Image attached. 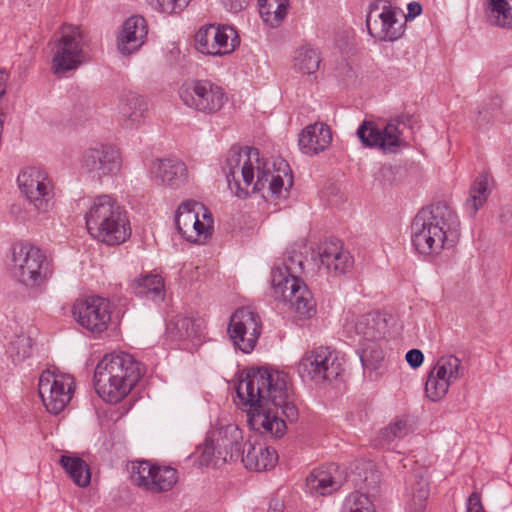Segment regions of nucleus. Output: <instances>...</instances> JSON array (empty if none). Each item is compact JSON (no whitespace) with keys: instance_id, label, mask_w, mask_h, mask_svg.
Wrapping results in <instances>:
<instances>
[{"instance_id":"f257e3e1","label":"nucleus","mask_w":512,"mask_h":512,"mask_svg":"<svg viewBox=\"0 0 512 512\" xmlns=\"http://www.w3.org/2000/svg\"><path fill=\"white\" fill-rule=\"evenodd\" d=\"M288 380V374L283 371L256 368L239 381L236 393L243 405L249 406L247 416L251 429L281 438L287 426L278 416V409L289 422L298 419V409Z\"/></svg>"},{"instance_id":"f03ea898","label":"nucleus","mask_w":512,"mask_h":512,"mask_svg":"<svg viewBox=\"0 0 512 512\" xmlns=\"http://www.w3.org/2000/svg\"><path fill=\"white\" fill-rule=\"evenodd\" d=\"M223 173L229 189L240 199L261 192L266 186L272 197L279 198L283 190L287 193L293 185V176L285 161H280L278 169L272 172L259 150L253 147H231Z\"/></svg>"},{"instance_id":"7ed1b4c3","label":"nucleus","mask_w":512,"mask_h":512,"mask_svg":"<svg viewBox=\"0 0 512 512\" xmlns=\"http://www.w3.org/2000/svg\"><path fill=\"white\" fill-rule=\"evenodd\" d=\"M411 242L422 255H437L455 246L460 237V221L446 203L422 208L411 223Z\"/></svg>"},{"instance_id":"20e7f679","label":"nucleus","mask_w":512,"mask_h":512,"mask_svg":"<svg viewBox=\"0 0 512 512\" xmlns=\"http://www.w3.org/2000/svg\"><path fill=\"white\" fill-rule=\"evenodd\" d=\"M143 375L140 362L125 352L105 355L94 371L96 393L104 401H121L137 384Z\"/></svg>"},{"instance_id":"39448f33","label":"nucleus","mask_w":512,"mask_h":512,"mask_svg":"<svg viewBox=\"0 0 512 512\" xmlns=\"http://www.w3.org/2000/svg\"><path fill=\"white\" fill-rule=\"evenodd\" d=\"M303 270L302 254L293 253L284 259L282 266L272 270L271 283L275 298L287 303L299 319H310L316 314V302L299 277Z\"/></svg>"},{"instance_id":"423d86ee","label":"nucleus","mask_w":512,"mask_h":512,"mask_svg":"<svg viewBox=\"0 0 512 512\" xmlns=\"http://www.w3.org/2000/svg\"><path fill=\"white\" fill-rule=\"evenodd\" d=\"M8 257L12 276L30 291L44 290L53 276L52 260L38 246L28 241L12 243Z\"/></svg>"},{"instance_id":"0eeeda50","label":"nucleus","mask_w":512,"mask_h":512,"mask_svg":"<svg viewBox=\"0 0 512 512\" xmlns=\"http://www.w3.org/2000/svg\"><path fill=\"white\" fill-rule=\"evenodd\" d=\"M85 220L91 236L107 245H119L131 234L126 211L110 195L95 197Z\"/></svg>"},{"instance_id":"6e6552de","label":"nucleus","mask_w":512,"mask_h":512,"mask_svg":"<svg viewBox=\"0 0 512 512\" xmlns=\"http://www.w3.org/2000/svg\"><path fill=\"white\" fill-rule=\"evenodd\" d=\"M88 61L79 27L63 25L51 48V70L57 77L75 71Z\"/></svg>"},{"instance_id":"1a4fd4ad","label":"nucleus","mask_w":512,"mask_h":512,"mask_svg":"<svg viewBox=\"0 0 512 512\" xmlns=\"http://www.w3.org/2000/svg\"><path fill=\"white\" fill-rule=\"evenodd\" d=\"M344 371V358L336 350L318 347L306 352L297 365L303 380L323 383L337 379Z\"/></svg>"},{"instance_id":"9d476101","label":"nucleus","mask_w":512,"mask_h":512,"mask_svg":"<svg viewBox=\"0 0 512 512\" xmlns=\"http://www.w3.org/2000/svg\"><path fill=\"white\" fill-rule=\"evenodd\" d=\"M410 122L409 116H398L390 120L383 128L373 121H363L357 129V137L366 148H377L384 152L397 153L407 144L402 138L401 125Z\"/></svg>"},{"instance_id":"9b49d317","label":"nucleus","mask_w":512,"mask_h":512,"mask_svg":"<svg viewBox=\"0 0 512 512\" xmlns=\"http://www.w3.org/2000/svg\"><path fill=\"white\" fill-rule=\"evenodd\" d=\"M179 97L185 106L205 114L217 113L227 101L224 89L210 80L185 81Z\"/></svg>"},{"instance_id":"f8f14e48","label":"nucleus","mask_w":512,"mask_h":512,"mask_svg":"<svg viewBox=\"0 0 512 512\" xmlns=\"http://www.w3.org/2000/svg\"><path fill=\"white\" fill-rule=\"evenodd\" d=\"M21 192L40 213H46L54 205V184L48 173L39 167H28L17 177Z\"/></svg>"},{"instance_id":"ddd939ff","label":"nucleus","mask_w":512,"mask_h":512,"mask_svg":"<svg viewBox=\"0 0 512 512\" xmlns=\"http://www.w3.org/2000/svg\"><path fill=\"white\" fill-rule=\"evenodd\" d=\"M74 387L71 375L46 370L40 375L38 391L47 411L58 415L70 402Z\"/></svg>"},{"instance_id":"4468645a","label":"nucleus","mask_w":512,"mask_h":512,"mask_svg":"<svg viewBox=\"0 0 512 512\" xmlns=\"http://www.w3.org/2000/svg\"><path fill=\"white\" fill-rule=\"evenodd\" d=\"M261 330L260 316L249 307L237 309L230 317L228 335L234 346L243 353L254 350Z\"/></svg>"},{"instance_id":"2eb2a0df","label":"nucleus","mask_w":512,"mask_h":512,"mask_svg":"<svg viewBox=\"0 0 512 512\" xmlns=\"http://www.w3.org/2000/svg\"><path fill=\"white\" fill-rule=\"evenodd\" d=\"M131 481L147 492H166L177 483V470L170 466L154 465L146 460L134 461L131 464Z\"/></svg>"},{"instance_id":"dca6fc26","label":"nucleus","mask_w":512,"mask_h":512,"mask_svg":"<svg viewBox=\"0 0 512 512\" xmlns=\"http://www.w3.org/2000/svg\"><path fill=\"white\" fill-rule=\"evenodd\" d=\"M111 313L110 302L99 296L77 299L72 306L75 321L93 334H101L107 330Z\"/></svg>"},{"instance_id":"f3484780","label":"nucleus","mask_w":512,"mask_h":512,"mask_svg":"<svg viewBox=\"0 0 512 512\" xmlns=\"http://www.w3.org/2000/svg\"><path fill=\"white\" fill-rule=\"evenodd\" d=\"M81 168L98 180L116 175L121 169L120 153L110 145L90 147L82 154Z\"/></svg>"},{"instance_id":"a211bd4d","label":"nucleus","mask_w":512,"mask_h":512,"mask_svg":"<svg viewBox=\"0 0 512 512\" xmlns=\"http://www.w3.org/2000/svg\"><path fill=\"white\" fill-rule=\"evenodd\" d=\"M366 26L369 34L379 41H395L404 33V24L398 21L393 8L386 3L370 6Z\"/></svg>"},{"instance_id":"6ab92c4d","label":"nucleus","mask_w":512,"mask_h":512,"mask_svg":"<svg viewBox=\"0 0 512 512\" xmlns=\"http://www.w3.org/2000/svg\"><path fill=\"white\" fill-rule=\"evenodd\" d=\"M201 205L193 200L182 202L175 215V225L180 235L192 243H203L211 233V218L206 222L199 220V213L196 207Z\"/></svg>"},{"instance_id":"aec40b11","label":"nucleus","mask_w":512,"mask_h":512,"mask_svg":"<svg viewBox=\"0 0 512 512\" xmlns=\"http://www.w3.org/2000/svg\"><path fill=\"white\" fill-rule=\"evenodd\" d=\"M217 447V459L221 463L237 461L243 449V432L234 424H228L209 432Z\"/></svg>"},{"instance_id":"412c9836","label":"nucleus","mask_w":512,"mask_h":512,"mask_svg":"<svg viewBox=\"0 0 512 512\" xmlns=\"http://www.w3.org/2000/svg\"><path fill=\"white\" fill-rule=\"evenodd\" d=\"M152 179L158 184L171 189L184 186L188 178L186 164L178 159H156L151 163Z\"/></svg>"},{"instance_id":"4be33fe9","label":"nucleus","mask_w":512,"mask_h":512,"mask_svg":"<svg viewBox=\"0 0 512 512\" xmlns=\"http://www.w3.org/2000/svg\"><path fill=\"white\" fill-rule=\"evenodd\" d=\"M318 256L321 266L334 276L345 274L353 264L350 253L338 239L322 242L318 247Z\"/></svg>"},{"instance_id":"5701e85b","label":"nucleus","mask_w":512,"mask_h":512,"mask_svg":"<svg viewBox=\"0 0 512 512\" xmlns=\"http://www.w3.org/2000/svg\"><path fill=\"white\" fill-rule=\"evenodd\" d=\"M346 477L335 464L313 470L306 478V486L312 494L330 495L339 490Z\"/></svg>"},{"instance_id":"b1692460","label":"nucleus","mask_w":512,"mask_h":512,"mask_svg":"<svg viewBox=\"0 0 512 512\" xmlns=\"http://www.w3.org/2000/svg\"><path fill=\"white\" fill-rule=\"evenodd\" d=\"M147 33V23L142 16L128 18L123 23L117 38L119 52L128 56L137 51L144 44Z\"/></svg>"},{"instance_id":"393cba45","label":"nucleus","mask_w":512,"mask_h":512,"mask_svg":"<svg viewBox=\"0 0 512 512\" xmlns=\"http://www.w3.org/2000/svg\"><path fill=\"white\" fill-rule=\"evenodd\" d=\"M239 460L246 469L254 471H266L273 468L278 455L275 449L269 448L262 443L245 442Z\"/></svg>"},{"instance_id":"a878e982","label":"nucleus","mask_w":512,"mask_h":512,"mask_svg":"<svg viewBox=\"0 0 512 512\" xmlns=\"http://www.w3.org/2000/svg\"><path fill=\"white\" fill-rule=\"evenodd\" d=\"M332 141L330 127L325 123L316 122L306 126L299 135V148L308 155L318 154L326 150Z\"/></svg>"},{"instance_id":"bb28decb","label":"nucleus","mask_w":512,"mask_h":512,"mask_svg":"<svg viewBox=\"0 0 512 512\" xmlns=\"http://www.w3.org/2000/svg\"><path fill=\"white\" fill-rule=\"evenodd\" d=\"M202 321L183 315L173 317L167 324V334L172 340H189L199 338Z\"/></svg>"},{"instance_id":"cd10ccee","label":"nucleus","mask_w":512,"mask_h":512,"mask_svg":"<svg viewBox=\"0 0 512 512\" xmlns=\"http://www.w3.org/2000/svg\"><path fill=\"white\" fill-rule=\"evenodd\" d=\"M60 464L70 479L79 487H87L91 482L88 464L80 457L62 455Z\"/></svg>"},{"instance_id":"c85d7f7f","label":"nucleus","mask_w":512,"mask_h":512,"mask_svg":"<svg viewBox=\"0 0 512 512\" xmlns=\"http://www.w3.org/2000/svg\"><path fill=\"white\" fill-rule=\"evenodd\" d=\"M259 14L268 26L278 27L287 15L289 0H258Z\"/></svg>"},{"instance_id":"c756f323","label":"nucleus","mask_w":512,"mask_h":512,"mask_svg":"<svg viewBox=\"0 0 512 512\" xmlns=\"http://www.w3.org/2000/svg\"><path fill=\"white\" fill-rule=\"evenodd\" d=\"M129 287L140 297L162 298L164 282L157 274H146L135 278Z\"/></svg>"},{"instance_id":"7c9ffc66","label":"nucleus","mask_w":512,"mask_h":512,"mask_svg":"<svg viewBox=\"0 0 512 512\" xmlns=\"http://www.w3.org/2000/svg\"><path fill=\"white\" fill-rule=\"evenodd\" d=\"M489 177L487 174H480L470 188L469 198L465 202L466 212L470 217H474L477 211L486 203Z\"/></svg>"},{"instance_id":"2f4dec72","label":"nucleus","mask_w":512,"mask_h":512,"mask_svg":"<svg viewBox=\"0 0 512 512\" xmlns=\"http://www.w3.org/2000/svg\"><path fill=\"white\" fill-rule=\"evenodd\" d=\"M410 493L411 498L407 502V512H424L430 494L428 479L422 474H414Z\"/></svg>"},{"instance_id":"473e14b6","label":"nucleus","mask_w":512,"mask_h":512,"mask_svg":"<svg viewBox=\"0 0 512 512\" xmlns=\"http://www.w3.org/2000/svg\"><path fill=\"white\" fill-rule=\"evenodd\" d=\"M385 320L379 315L364 314L360 316L355 324L357 334L362 335L365 341H375L384 334Z\"/></svg>"},{"instance_id":"72a5a7b5","label":"nucleus","mask_w":512,"mask_h":512,"mask_svg":"<svg viewBox=\"0 0 512 512\" xmlns=\"http://www.w3.org/2000/svg\"><path fill=\"white\" fill-rule=\"evenodd\" d=\"M412 431V426L404 419H396L388 426L381 429L375 438L376 447H384L392 443L395 439H401Z\"/></svg>"},{"instance_id":"f704fd0d","label":"nucleus","mask_w":512,"mask_h":512,"mask_svg":"<svg viewBox=\"0 0 512 512\" xmlns=\"http://www.w3.org/2000/svg\"><path fill=\"white\" fill-rule=\"evenodd\" d=\"M146 111L147 103L142 96L134 92H129L125 96L121 114L127 118L131 126L140 123Z\"/></svg>"},{"instance_id":"c9c22d12","label":"nucleus","mask_w":512,"mask_h":512,"mask_svg":"<svg viewBox=\"0 0 512 512\" xmlns=\"http://www.w3.org/2000/svg\"><path fill=\"white\" fill-rule=\"evenodd\" d=\"M489 21L499 27H512V0H490Z\"/></svg>"},{"instance_id":"e433bc0d","label":"nucleus","mask_w":512,"mask_h":512,"mask_svg":"<svg viewBox=\"0 0 512 512\" xmlns=\"http://www.w3.org/2000/svg\"><path fill=\"white\" fill-rule=\"evenodd\" d=\"M219 26L210 24L201 27L194 36L195 48L202 54L215 56Z\"/></svg>"},{"instance_id":"4c0bfd02","label":"nucleus","mask_w":512,"mask_h":512,"mask_svg":"<svg viewBox=\"0 0 512 512\" xmlns=\"http://www.w3.org/2000/svg\"><path fill=\"white\" fill-rule=\"evenodd\" d=\"M433 370L452 383L463 376L461 360L455 355H445L440 357L433 367Z\"/></svg>"},{"instance_id":"58836bf2","label":"nucleus","mask_w":512,"mask_h":512,"mask_svg":"<svg viewBox=\"0 0 512 512\" xmlns=\"http://www.w3.org/2000/svg\"><path fill=\"white\" fill-rule=\"evenodd\" d=\"M295 67L305 74H312L317 71L320 64V55L314 48L304 46L297 50L295 58Z\"/></svg>"},{"instance_id":"ea45409f","label":"nucleus","mask_w":512,"mask_h":512,"mask_svg":"<svg viewBox=\"0 0 512 512\" xmlns=\"http://www.w3.org/2000/svg\"><path fill=\"white\" fill-rule=\"evenodd\" d=\"M239 43L240 39L234 28L228 25L219 26L215 56L230 54L235 50Z\"/></svg>"},{"instance_id":"a19ab883","label":"nucleus","mask_w":512,"mask_h":512,"mask_svg":"<svg viewBox=\"0 0 512 512\" xmlns=\"http://www.w3.org/2000/svg\"><path fill=\"white\" fill-rule=\"evenodd\" d=\"M451 384L452 382L432 369L425 384L426 395L430 400L438 401L447 394Z\"/></svg>"},{"instance_id":"79ce46f5","label":"nucleus","mask_w":512,"mask_h":512,"mask_svg":"<svg viewBox=\"0 0 512 512\" xmlns=\"http://www.w3.org/2000/svg\"><path fill=\"white\" fill-rule=\"evenodd\" d=\"M384 359L383 350L375 341H366L362 344L360 360L364 369L376 370Z\"/></svg>"},{"instance_id":"37998d69","label":"nucleus","mask_w":512,"mask_h":512,"mask_svg":"<svg viewBox=\"0 0 512 512\" xmlns=\"http://www.w3.org/2000/svg\"><path fill=\"white\" fill-rule=\"evenodd\" d=\"M217 447L208 433L204 443L198 447V459L201 466L214 465L218 466L221 463L220 459H217Z\"/></svg>"},{"instance_id":"c03bdc74","label":"nucleus","mask_w":512,"mask_h":512,"mask_svg":"<svg viewBox=\"0 0 512 512\" xmlns=\"http://www.w3.org/2000/svg\"><path fill=\"white\" fill-rule=\"evenodd\" d=\"M32 340L25 335L18 336L9 345V353L14 362H20L30 356Z\"/></svg>"},{"instance_id":"a18cd8bd","label":"nucleus","mask_w":512,"mask_h":512,"mask_svg":"<svg viewBox=\"0 0 512 512\" xmlns=\"http://www.w3.org/2000/svg\"><path fill=\"white\" fill-rule=\"evenodd\" d=\"M191 0H146L155 11L172 15L183 11Z\"/></svg>"},{"instance_id":"49530a36","label":"nucleus","mask_w":512,"mask_h":512,"mask_svg":"<svg viewBox=\"0 0 512 512\" xmlns=\"http://www.w3.org/2000/svg\"><path fill=\"white\" fill-rule=\"evenodd\" d=\"M345 512H375V509L367 495L353 493L346 501Z\"/></svg>"},{"instance_id":"de8ad7c7","label":"nucleus","mask_w":512,"mask_h":512,"mask_svg":"<svg viewBox=\"0 0 512 512\" xmlns=\"http://www.w3.org/2000/svg\"><path fill=\"white\" fill-rule=\"evenodd\" d=\"M466 512H486L479 492L474 491L468 497L466 501Z\"/></svg>"},{"instance_id":"09e8293b","label":"nucleus","mask_w":512,"mask_h":512,"mask_svg":"<svg viewBox=\"0 0 512 512\" xmlns=\"http://www.w3.org/2000/svg\"><path fill=\"white\" fill-rule=\"evenodd\" d=\"M406 361L412 368L421 366L424 360L423 353L418 349H411L406 353Z\"/></svg>"},{"instance_id":"8fccbe9b","label":"nucleus","mask_w":512,"mask_h":512,"mask_svg":"<svg viewBox=\"0 0 512 512\" xmlns=\"http://www.w3.org/2000/svg\"><path fill=\"white\" fill-rule=\"evenodd\" d=\"M248 1L249 0H221V3L227 11L238 13L247 6Z\"/></svg>"},{"instance_id":"3c124183","label":"nucleus","mask_w":512,"mask_h":512,"mask_svg":"<svg viewBox=\"0 0 512 512\" xmlns=\"http://www.w3.org/2000/svg\"><path fill=\"white\" fill-rule=\"evenodd\" d=\"M491 120V113L487 109L478 110V117L476 118V124L479 127L487 125Z\"/></svg>"},{"instance_id":"603ef678","label":"nucleus","mask_w":512,"mask_h":512,"mask_svg":"<svg viewBox=\"0 0 512 512\" xmlns=\"http://www.w3.org/2000/svg\"><path fill=\"white\" fill-rule=\"evenodd\" d=\"M422 12V6L418 2H411L408 4L407 19H413L420 15Z\"/></svg>"},{"instance_id":"864d4df0","label":"nucleus","mask_w":512,"mask_h":512,"mask_svg":"<svg viewBox=\"0 0 512 512\" xmlns=\"http://www.w3.org/2000/svg\"><path fill=\"white\" fill-rule=\"evenodd\" d=\"M284 503L279 499H272L269 502V507L267 512H283Z\"/></svg>"},{"instance_id":"5fc2aeb1","label":"nucleus","mask_w":512,"mask_h":512,"mask_svg":"<svg viewBox=\"0 0 512 512\" xmlns=\"http://www.w3.org/2000/svg\"><path fill=\"white\" fill-rule=\"evenodd\" d=\"M8 78L6 72L0 69V98L5 94V82Z\"/></svg>"}]
</instances>
